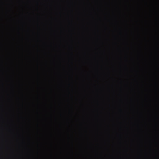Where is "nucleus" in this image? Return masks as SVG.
<instances>
[{
  "label": "nucleus",
  "instance_id": "f257e3e1",
  "mask_svg": "<svg viewBox=\"0 0 159 159\" xmlns=\"http://www.w3.org/2000/svg\"><path fill=\"white\" fill-rule=\"evenodd\" d=\"M31 10H156V9H31Z\"/></svg>",
  "mask_w": 159,
  "mask_h": 159
}]
</instances>
